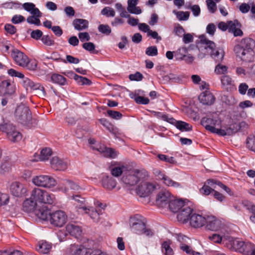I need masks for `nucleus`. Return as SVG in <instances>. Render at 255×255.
<instances>
[{
	"mask_svg": "<svg viewBox=\"0 0 255 255\" xmlns=\"http://www.w3.org/2000/svg\"><path fill=\"white\" fill-rule=\"evenodd\" d=\"M200 39L201 45L199 46V58L202 59L206 55H210L217 62L220 63L224 58L223 51L216 49L215 43L208 40L204 36H200Z\"/></svg>",
	"mask_w": 255,
	"mask_h": 255,
	"instance_id": "obj_1",
	"label": "nucleus"
},
{
	"mask_svg": "<svg viewBox=\"0 0 255 255\" xmlns=\"http://www.w3.org/2000/svg\"><path fill=\"white\" fill-rule=\"evenodd\" d=\"M255 46V41L252 38H245L235 46L234 51L237 57L246 62H251L254 59L253 48Z\"/></svg>",
	"mask_w": 255,
	"mask_h": 255,
	"instance_id": "obj_2",
	"label": "nucleus"
},
{
	"mask_svg": "<svg viewBox=\"0 0 255 255\" xmlns=\"http://www.w3.org/2000/svg\"><path fill=\"white\" fill-rule=\"evenodd\" d=\"M201 124L207 130L221 136L232 135L239 131L238 125L237 123L230 125L226 129L216 128L214 126L215 124L213 123V119L210 118H203L201 120Z\"/></svg>",
	"mask_w": 255,
	"mask_h": 255,
	"instance_id": "obj_3",
	"label": "nucleus"
},
{
	"mask_svg": "<svg viewBox=\"0 0 255 255\" xmlns=\"http://www.w3.org/2000/svg\"><path fill=\"white\" fill-rule=\"evenodd\" d=\"M129 226L130 230L133 233L139 235H145L147 237H151L154 235L153 231L146 227L141 218L138 215L130 218Z\"/></svg>",
	"mask_w": 255,
	"mask_h": 255,
	"instance_id": "obj_4",
	"label": "nucleus"
},
{
	"mask_svg": "<svg viewBox=\"0 0 255 255\" xmlns=\"http://www.w3.org/2000/svg\"><path fill=\"white\" fill-rule=\"evenodd\" d=\"M31 198L35 200L37 203L52 205L55 203V195L45 190L34 187L30 192Z\"/></svg>",
	"mask_w": 255,
	"mask_h": 255,
	"instance_id": "obj_5",
	"label": "nucleus"
},
{
	"mask_svg": "<svg viewBox=\"0 0 255 255\" xmlns=\"http://www.w3.org/2000/svg\"><path fill=\"white\" fill-rule=\"evenodd\" d=\"M15 117L16 120L22 124L26 125L36 124V120L32 119L31 113L28 107L20 105L18 106L15 111Z\"/></svg>",
	"mask_w": 255,
	"mask_h": 255,
	"instance_id": "obj_6",
	"label": "nucleus"
},
{
	"mask_svg": "<svg viewBox=\"0 0 255 255\" xmlns=\"http://www.w3.org/2000/svg\"><path fill=\"white\" fill-rule=\"evenodd\" d=\"M32 183L37 187L51 188L56 185V180L51 176L39 175L33 177Z\"/></svg>",
	"mask_w": 255,
	"mask_h": 255,
	"instance_id": "obj_7",
	"label": "nucleus"
},
{
	"mask_svg": "<svg viewBox=\"0 0 255 255\" xmlns=\"http://www.w3.org/2000/svg\"><path fill=\"white\" fill-rule=\"evenodd\" d=\"M159 188V184L156 183L142 182L136 188V193L140 197H145Z\"/></svg>",
	"mask_w": 255,
	"mask_h": 255,
	"instance_id": "obj_8",
	"label": "nucleus"
},
{
	"mask_svg": "<svg viewBox=\"0 0 255 255\" xmlns=\"http://www.w3.org/2000/svg\"><path fill=\"white\" fill-rule=\"evenodd\" d=\"M0 129L6 132L9 139L13 142L18 141L22 138L21 133L11 124L6 123L0 125Z\"/></svg>",
	"mask_w": 255,
	"mask_h": 255,
	"instance_id": "obj_9",
	"label": "nucleus"
},
{
	"mask_svg": "<svg viewBox=\"0 0 255 255\" xmlns=\"http://www.w3.org/2000/svg\"><path fill=\"white\" fill-rule=\"evenodd\" d=\"M67 220L66 213L61 210L56 211L51 214L49 218L50 224L54 226L61 227L65 224Z\"/></svg>",
	"mask_w": 255,
	"mask_h": 255,
	"instance_id": "obj_10",
	"label": "nucleus"
},
{
	"mask_svg": "<svg viewBox=\"0 0 255 255\" xmlns=\"http://www.w3.org/2000/svg\"><path fill=\"white\" fill-rule=\"evenodd\" d=\"M179 213L177 214V218L179 222L182 223H187L190 218L193 212V208L192 207L191 203L187 201V203L179 210Z\"/></svg>",
	"mask_w": 255,
	"mask_h": 255,
	"instance_id": "obj_11",
	"label": "nucleus"
},
{
	"mask_svg": "<svg viewBox=\"0 0 255 255\" xmlns=\"http://www.w3.org/2000/svg\"><path fill=\"white\" fill-rule=\"evenodd\" d=\"M155 176L159 180L162 181V183L168 187H173L175 189H180L182 188L181 183L172 180L171 178L163 173L158 169L154 170Z\"/></svg>",
	"mask_w": 255,
	"mask_h": 255,
	"instance_id": "obj_12",
	"label": "nucleus"
},
{
	"mask_svg": "<svg viewBox=\"0 0 255 255\" xmlns=\"http://www.w3.org/2000/svg\"><path fill=\"white\" fill-rule=\"evenodd\" d=\"M206 229L212 231H217L222 229L224 224L222 221L213 215H207L206 224L205 226Z\"/></svg>",
	"mask_w": 255,
	"mask_h": 255,
	"instance_id": "obj_13",
	"label": "nucleus"
},
{
	"mask_svg": "<svg viewBox=\"0 0 255 255\" xmlns=\"http://www.w3.org/2000/svg\"><path fill=\"white\" fill-rule=\"evenodd\" d=\"M170 192L166 190H163L160 191L157 195L156 198V203L160 207H166L168 206L172 198Z\"/></svg>",
	"mask_w": 255,
	"mask_h": 255,
	"instance_id": "obj_14",
	"label": "nucleus"
},
{
	"mask_svg": "<svg viewBox=\"0 0 255 255\" xmlns=\"http://www.w3.org/2000/svg\"><path fill=\"white\" fill-rule=\"evenodd\" d=\"M11 56L15 64L23 67L28 62V57L23 52L17 49H13L11 52Z\"/></svg>",
	"mask_w": 255,
	"mask_h": 255,
	"instance_id": "obj_15",
	"label": "nucleus"
},
{
	"mask_svg": "<svg viewBox=\"0 0 255 255\" xmlns=\"http://www.w3.org/2000/svg\"><path fill=\"white\" fill-rule=\"evenodd\" d=\"M142 173L138 170L132 171L129 174L123 177V181L127 185H134L139 181Z\"/></svg>",
	"mask_w": 255,
	"mask_h": 255,
	"instance_id": "obj_16",
	"label": "nucleus"
},
{
	"mask_svg": "<svg viewBox=\"0 0 255 255\" xmlns=\"http://www.w3.org/2000/svg\"><path fill=\"white\" fill-rule=\"evenodd\" d=\"M11 194L15 197H21L27 192V190L25 186L18 182H13L10 187Z\"/></svg>",
	"mask_w": 255,
	"mask_h": 255,
	"instance_id": "obj_17",
	"label": "nucleus"
},
{
	"mask_svg": "<svg viewBox=\"0 0 255 255\" xmlns=\"http://www.w3.org/2000/svg\"><path fill=\"white\" fill-rule=\"evenodd\" d=\"M51 167L55 170L64 171L68 166L67 161L58 156H54L50 160Z\"/></svg>",
	"mask_w": 255,
	"mask_h": 255,
	"instance_id": "obj_18",
	"label": "nucleus"
},
{
	"mask_svg": "<svg viewBox=\"0 0 255 255\" xmlns=\"http://www.w3.org/2000/svg\"><path fill=\"white\" fill-rule=\"evenodd\" d=\"M194 213L190 218V224L194 228H200L205 226L206 221V216Z\"/></svg>",
	"mask_w": 255,
	"mask_h": 255,
	"instance_id": "obj_19",
	"label": "nucleus"
},
{
	"mask_svg": "<svg viewBox=\"0 0 255 255\" xmlns=\"http://www.w3.org/2000/svg\"><path fill=\"white\" fill-rule=\"evenodd\" d=\"M71 199L77 202L75 203V206L79 212L83 214L87 213V210L90 211V209L86 206L85 200L83 198L79 195H75L71 196Z\"/></svg>",
	"mask_w": 255,
	"mask_h": 255,
	"instance_id": "obj_20",
	"label": "nucleus"
},
{
	"mask_svg": "<svg viewBox=\"0 0 255 255\" xmlns=\"http://www.w3.org/2000/svg\"><path fill=\"white\" fill-rule=\"evenodd\" d=\"M200 103L205 105H211L214 103L215 97L209 91L202 92L198 97Z\"/></svg>",
	"mask_w": 255,
	"mask_h": 255,
	"instance_id": "obj_21",
	"label": "nucleus"
},
{
	"mask_svg": "<svg viewBox=\"0 0 255 255\" xmlns=\"http://www.w3.org/2000/svg\"><path fill=\"white\" fill-rule=\"evenodd\" d=\"M35 214L39 219L42 220L49 221L52 213L47 206H42L35 210Z\"/></svg>",
	"mask_w": 255,
	"mask_h": 255,
	"instance_id": "obj_22",
	"label": "nucleus"
},
{
	"mask_svg": "<svg viewBox=\"0 0 255 255\" xmlns=\"http://www.w3.org/2000/svg\"><path fill=\"white\" fill-rule=\"evenodd\" d=\"M15 92L14 85L8 80L1 82L0 84V92L3 95H12Z\"/></svg>",
	"mask_w": 255,
	"mask_h": 255,
	"instance_id": "obj_23",
	"label": "nucleus"
},
{
	"mask_svg": "<svg viewBox=\"0 0 255 255\" xmlns=\"http://www.w3.org/2000/svg\"><path fill=\"white\" fill-rule=\"evenodd\" d=\"M37 203L33 199L31 198V193H30V197L24 200L23 203L22 209L26 212H31L37 209Z\"/></svg>",
	"mask_w": 255,
	"mask_h": 255,
	"instance_id": "obj_24",
	"label": "nucleus"
},
{
	"mask_svg": "<svg viewBox=\"0 0 255 255\" xmlns=\"http://www.w3.org/2000/svg\"><path fill=\"white\" fill-rule=\"evenodd\" d=\"M187 203L186 201L180 199H171L169 204L168 205L169 209L173 212H177L184 206Z\"/></svg>",
	"mask_w": 255,
	"mask_h": 255,
	"instance_id": "obj_25",
	"label": "nucleus"
},
{
	"mask_svg": "<svg viewBox=\"0 0 255 255\" xmlns=\"http://www.w3.org/2000/svg\"><path fill=\"white\" fill-rule=\"evenodd\" d=\"M138 0H128L127 10L128 12L135 14H139L141 13L142 11L139 6H137Z\"/></svg>",
	"mask_w": 255,
	"mask_h": 255,
	"instance_id": "obj_26",
	"label": "nucleus"
},
{
	"mask_svg": "<svg viewBox=\"0 0 255 255\" xmlns=\"http://www.w3.org/2000/svg\"><path fill=\"white\" fill-rule=\"evenodd\" d=\"M70 250L72 255H88L90 254L89 249L75 245L71 246Z\"/></svg>",
	"mask_w": 255,
	"mask_h": 255,
	"instance_id": "obj_27",
	"label": "nucleus"
},
{
	"mask_svg": "<svg viewBox=\"0 0 255 255\" xmlns=\"http://www.w3.org/2000/svg\"><path fill=\"white\" fill-rule=\"evenodd\" d=\"M66 231L71 236L78 238L82 234V230L80 226L75 224H69L66 226Z\"/></svg>",
	"mask_w": 255,
	"mask_h": 255,
	"instance_id": "obj_28",
	"label": "nucleus"
},
{
	"mask_svg": "<svg viewBox=\"0 0 255 255\" xmlns=\"http://www.w3.org/2000/svg\"><path fill=\"white\" fill-rule=\"evenodd\" d=\"M102 183L103 186L108 190H112L117 185V182L114 178L107 176L103 177Z\"/></svg>",
	"mask_w": 255,
	"mask_h": 255,
	"instance_id": "obj_29",
	"label": "nucleus"
},
{
	"mask_svg": "<svg viewBox=\"0 0 255 255\" xmlns=\"http://www.w3.org/2000/svg\"><path fill=\"white\" fill-rule=\"evenodd\" d=\"M88 21L83 19H75L73 21V24L74 28L79 31L85 29L88 27Z\"/></svg>",
	"mask_w": 255,
	"mask_h": 255,
	"instance_id": "obj_30",
	"label": "nucleus"
},
{
	"mask_svg": "<svg viewBox=\"0 0 255 255\" xmlns=\"http://www.w3.org/2000/svg\"><path fill=\"white\" fill-rule=\"evenodd\" d=\"M51 249V244L46 242L41 241L39 242L37 250L41 254H46L49 253Z\"/></svg>",
	"mask_w": 255,
	"mask_h": 255,
	"instance_id": "obj_31",
	"label": "nucleus"
},
{
	"mask_svg": "<svg viewBox=\"0 0 255 255\" xmlns=\"http://www.w3.org/2000/svg\"><path fill=\"white\" fill-rule=\"evenodd\" d=\"M22 7L31 14H38L40 12L39 9L36 7L35 5L31 2L24 3Z\"/></svg>",
	"mask_w": 255,
	"mask_h": 255,
	"instance_id": "obj_32",
	"label": "nucleus"
},
{
	"mask_svg": "<svg viewBox=\"0 0 255 255\" xmlns=\"http://www.w3.org/2000/svg\"><path fill=\"white\" fill-rule=\"evenodd\" d=\"M64 185L65 188L63 189L61 188V190L65 193L67 192L69 189L75 191H78L80 189V186L77 183L69 180H66Z\"/></svg>",
	"mask_w": 255,
	"mask_h": 255,
	"instance_id": "obj_33",
	"label": "nucleus"
},
{
	"mask_svg": "<svg viewBox=\"0 0 255 255\" xmlns=\"http://www.w3.org/2000/svg\"><path fill=\"white\" fill-rule=\"evenodd\" d=\"M175 124L176 127L181 131H190L192 129V127L189 124L183 121H176L174 120L173 124Z\"/></svg>",
	"mask_w": 255,
	"mask_h": 255,
	"instance_id": "obj_34",
	"label": "nucleus"
},
{
	"mask_svg": "<svg viewBox=\"0 0 255 255\" xmlns=\"http://www.w3.org/2000/svg\"><path fill=\"white\" fill-rule=\"evenodd\" d=\"M126 168V166L122 164L113 165L111 167V172L114 176L118 177L122 174Z\"/></svg>",
	"mask_w": 255,
	"mask_h": 255,
	"instance_id": "obj_35",
	"label": "nucleus"
},
{
	"mask_svg": "<svg viewBox=\"0 0 255 255\" xmlns=\"http://www.w3.org/2000/svg\"><path fill=\"white\" fill-rule=\"evenodd\" d=\"M244 242L239 239H234L231 241L232 249L240 253H242L244 251Z\"/></svg>",
	"mask_w": 255,
	"mask_h": 255,
	"instance_id": "obj_36",
	"label": "nucleus"
},
{
	"mask_svg": "<svg viewBox=\"0 0 255 255\" xmlns=\"http://www.w3.org/2000/svg\"><path fill=\"white\" fill-rule=\"evenodd\" d=\"M32 15L28 16L27 18V22L29 24H33L37 26L41 25L39 17L42 16L41 12L38 14H31Z\"/></svg>",
	"mask_w": 255,
	"mask_h": 255,
	"instance_id": "obj_37",
	"label": "nucleus"
},
{
	"mask_svg": "<svg viewBox=\"0 0 255 255\" xmlns=\"http://www.w3.org/2000/svg\"><path fill=\"white\" fill-rule=\"evenodd\" d=\"M100 123L104 126L106 128L109 130L110 132L113 134H116L117 132V128L111 124L107 120L105 119H102L99 120Z\"/></svg>",
	"mask_w": 255,
	"mask_h": 255,
	"instance_id": "obj_38",
	"label": "nucleus"
},
{
	"mask_svg": "<svg viewBox=\"0 0 255 255\" xmlns=\"http://www.w3.org/2000/svg\"><path fill=\"white\" fill-rule=\"evenodd\" d=\"M51 81L56 84L63 85L66 82V79L63 76L58 74H53L51 76Z\"/></svg>",
	"mask_w": 255,
	"mask_h": 255,
	"instance_id": "obj_39",
	"label": "nucleus"
},
{
	"mask_svg": "<svg viewBox=\"0 0 255 255\" xmlns=\"http://www.w3.org/2000/svg\"><path fill=\"white\" fill-rule=\"evenodd\" d=\"M207 184L214 188H216V185H218L221 188L224 189L227 193H230V189L225 185L223 184L220 181H216L213 179L208 180L207 181Z\"/></svg>",
	"mask_w": 255,
	"mask_h": 255,
	"instance_id": "obj_40",
	"label": "nucleus"
},
{
	"mask_svg": "<svg viewBox=\"0 0 255 255\" xmlns=\"http://www.w3.org/2000/svg\"><path fill=\"white\" fill-rule=\"evenodd\" d=\"M162 252L165 255H173L174 252L172 248L170 247V244L167 242H164L161 245Z\"/></svg>",
	"mask_w": 255,
	"mask_h": 255,
	"instance_id": "obj_41",
	"label": "nucleus"
},
{
	"mask_svg": "<svg viewBox=\"0 0 255 255\" xmlns=\"http://www.w3.org/2000/svg\"><path fill=\"white\" fill-rule=\"evenodd\" d=\"M52 150L50 148H43L40 152L39 159L41 161H45L48 159L49 157L52 155Z\"/></svg>",
	"mask_w": 255,
	"mask_h": 255,
	"instance_id": "obj_42",
	"label": "nucleus"
},
{
	"mask_svg": "<svg viewBox=\"0 0 255 255\" xmlns=\"http://www.w3.org/2000/svg\"><path fill=\"white\" fill-rule=\"evenodd\" d=\"M173 13L176 15L177 18L180 21L187 20L188 19L189 17V12L188 11H176V10H174L173 11Z\"/></svg>",
	"mask_w": 255,
	"mask_h": 255,
	"instance_id": "obj_43",
	"label": "nucleus"
},
{
	"mask_svg": "<svg viewBox=\"0 0 255 255\" xmlns=\"http://www.w3.org/2000/svg\"><path fill=\"white\" fill-rule=\"evenodd\" d=\"M23 86L25 87L26 90H34L35 87L36 83H34L33 81L27 77H24L22 80Z\"/></svg>",
	"mask_w": 255,
	"mask_h": 255,
	"instance_id": "obj_44",
	"label": "nucleus"
},
{
	"mask_svg": "<svg viewBox=\"0 0 255 255\" xmlns=\"http://www.w3.org/2000/svg\"><path fill=\"white\" fill-rule=\"evenodd\" d=\"M152 113L153 114V115L155 117H156L158 118L161 119L162 120L165 121H167L172 124L173 123V121H174V119L173 118H169L166 115L162 113L153 111Z\"/></svg>",
	"mask_w": 255,
	"mask_h": 255,
	"instance_id": "obj_45",
	"label": "nucleus"
},
{
	"mask_svg": "<svg viewBox=\"0 0 255 255\" xmlns=\"http://www.w3.org/2000/svg\"><path fill=\"white\" fill-rule=\"evenodd\" d=\"M75 80L79 84L82 85H90L91 84V81L86 77H84L78 75H75L74 76Z\"/></svg>",
	"mask_w": 255,
	"mask_h": 255,
	"instance_id": "obj_46",
	"label": "nucleus"
},
{
	"mask_svg": "<svg viewBox=\"0 0 255 255\" xmlns=\"http://www.w3.org/2000/svg\"><path fill=\"white\" fill-rule=\"evenodd\" d=\"M188 52L187 48L185 47L180 48L175 52V56L177 59L183 60Z\"/></svg>",
	"mask_w": 255,
	"mask_h": 255,
	"instance_id": "obj_47",
	"label": "nucleus"
},
{
	"mask_svg": "<svg viewBox=\"0 0 255 255\" xmlns=\"http://www.w3.org/2000/svg\"><path fill=\"white\" fill-rule=\"evenodd\" d=\"M255 245L252 244L251 243L247 242L244 244V251H243L242 253L246 254V255H249L252 251L255 249Z\"/></svg>",
	"mask_w": 255,
	"mask_h": 255,
	"instance_id": "obj_48",
	"label": "nucleus"
},
{
	"mask_svg": "<svg viewBox=\"0 0 255 255\" xmlns=\"http://www.w3.org/2000/svg\"><path fill=\"white\" fill-rule=\"evenodd\" d=\"M38 62L35 59H29L28 58V62L26 64V65L24 66L30 70H35L37 66Z\"/></svg>",
	"mask_w": 255,
	"mask_h": 255,
	"instance_id": "obj_49",
	"label": "nucleus"
},
{
	"mask_svg": "<svg viewBox=\"0 0 255 255\" xmlns=\"http://www.w3.org/2000/svg\"><path fill=\"white\" fill-rule=\"evenodd\" d=\"M118 154L117 151L114 149L106 147L104 150L103 155L105 157L115 158L117 156Z\"/></svg>",
	"mask_w": 255,
	"mask_h": 255,
	"instance_id": "obj_50",
	"label": "nucleus"
},
{
	"mask_svg": "<svg viewBox=\"0 0 255 255\" xmlns=\"http://www.w3.org/2000/svg\"><path fill=\"white\" fill-rule=\"evenodd\" d=\"M208 10L212 13H214L217 9V4L215 1H212L211 0H206V1Z\"/></svg>",
	"mask_w": 255,
	"mask_h": 255,
	"instance_id": "obj_51",
	"label": "nucleus"
},
{
	"mask_svg": "<svg viewBox=\"0 0 255 255\" xmlns=\"http://www.w3.org/2000/svg\"><path fill=\"white\" fill-rule=\"evenodd\" d=\"M227 70L228 67L226 66L219 63L215 67V72L219 75L224 74L227 73Z\"/></svg>",
	"mask_w": 255,
	"mask_h": 255,
	"instance_id": "obj_52",
	"label": "nucleus"
},
{
	"mask_svg": "<svg viewBox=\"0 0 255 255\" xmlns=\"http://www.w3.org/2000/svg\"><path fill=\"white\" fill-rule=\"evenodd\" d=\"M101 14L107 17H114L115 15V11L113 8L110 7H105L102 10Z\"/></svg>",
	"mask_w": 255,
	"mask_h": 255,
	"instance_id": "obj_53",
	"label": "nucleus"
},
{
	"mask_svg": "<svg viewBox=\"0 0 255 255\" xmlns=\"http://www.w3.org/2000/svg\"><path fill=\"white\" fill-rule=\"evenodd\" d=\"M33 90H36V94L40 97H44L46 95L44 88L39 83H36L35 87Z\"/></svg>",
	"mask_w": 255,
	"mask_h": 255,
	"instance_id": "obj_54",
	"label": "nucleus"
},
{
	"mask_svg": "<svg viewBox=\"0 0 255 255\" xmlns=\"http://www.w3.org/2000/svg\"><path fill=\"white\" fill-rule=\"evenodd\" d=\"M42 43L46 46H51L54 44L55 42L54 40L51 38V37L48 35H43L41 39Z\"/></svg>",
	"mask_w": 255,
	"mask_h": 255,
	"instance_id": "obj_55",
	"label": "nucleus"
},
{
	"mask_svg": "<svg viewBox=\"0 0 255 255\" xmlns=\"http://www.w3.org/2000/svg\"><path fill=\"white\" fill-rule=\"evenodd\" d=\"M180 248L183 252H185L188 255H193L194 253H198L197 252H195L193 251L191 247L185 244H180Z\"/></svg>",
	"mask_w": 255,
	"mask_h": 255,
	"instance_id": "obj_56",
	"label": "nucleus"
},
{
	"mask_svg": "<svg viewBox=\"0 0 255 255\" xmlns=\"http://www.w3.org/2000/svg\"><path fill=\"white\" fill-rule=\"evenodd\" d=\"M238 27H241V24L237 20L228 21V30L230 32H232Z\"/></svg>",
	"mask_w": 255,
	"mask_h": 255,
	"instance_id": "obj_57",
	"label": "nucleus"
},
{
	"mask_svg": "<svg viewBox=\"0 0 255 255\" xmlns=\"http://www.w3.org/2000/svg\"><path fill=\"white\" fill-rule=\"evenodd\" d=\"M90 211L87 210L86 214H89L91 218L94 222H98L99 221L100 217L99 213L97 211H94L92 208H89Z\"/></svg>",
	"mask_w": 255,
	"mask_h": 255,
	"instance_id": "obj_58",
	"label": "nucleus"
},
{
	"mask_svg": "<svg viewBox=\"0 0 255 255\" xmlns=\"http://www.w3.org/2000/svg\"><path fill=\"white\" fill-rule=\"evenodd\" d=\"M107 113L110 117L115 120H120L123 117L122 114L118 111L108 110Z\"/></svg>",
	"mask_w": 255,
	"mask_h": 255,
	"instance_id": "obj_59",
	"label": "nucleus"
},
{
	"mask_svg": "<svg viewBox=\"0 0 255 255\" xmlns=\"http://www.w3.org/2000/svg\"><path fill=\"white\" fill-rule=\"evenodd\" d=\"M146 54L150 56H156L158 54L157 48L156 46H150L146 48Z\"/></svg>",
	"mask_w": 255,
	"mask_h": 255,
	"instance_id": "obj_60",
	"label": "nucleus"
},
{
	"mask_svg": "<svg viewBox=\"0 0 255 255\" xmlns=\"http://www.w3.org/2000/svg\"><path fill=\"white\" fill-rule=\"evenodd\" d=\"M100 32L102 33L109 35L111 32V29L108 25L101 24L98 27Z\"/></svg>",
	"mask_w": 255,
	"mask_h": 255,
	"instance_id": "obj_61",
	"label": "nucleus"
},
{
	"mask_svg": "<svg viewBox=\"0 0 255 255\" xmlns=\"http://www.w3.org/2000/svg\"><path fill=\"white\" fill-rule=\"evenodd\" d=\"M208 238L215 243L220 244L222 241L223 237L219 234H214L209 236Z\"/></svg>",
	"mask_w": 255,
	"mask_h": 255,
	"instance_id": "obj_62",
	"label": "nucleus"
},
{
	"mask_svg": "<svg viewBox=\"0 0 255 255\" xmlns=\"http://www.w3.org/2000/svg\"><path fill=\"white\" fill-rule=\"evenodd\" d=\"M43 34V32L42 31H41L39 29H36L35 30H33L31 31L30 33L31 37L35 39V40H38L40 38H42Z\"/></svg>",
	"mask_w": 255,
	"mask_h": 255,
	"instance_id": "obj_63",
	"label": "nucleus"
},
{
	"mask_svg": "<svg viewBox=\"0 0 255 255\" xmlns=\"http://www.w3.org/2000/svg\"><path fill=\"white\" fill-rule=\"evenodd\" d=\"M25 20V18L21 15H14L11 18V22L13 24H18Z\"/></svg>",
	"mask_w": 255,
	"mask_h": 255,
	"instance_id": "obj_64",
	"label": "nucleus"
}]
</instances>
